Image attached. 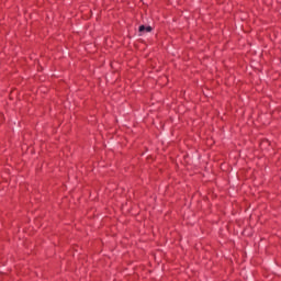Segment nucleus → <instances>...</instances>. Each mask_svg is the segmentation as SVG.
I'll return each mask as SVG.
<instances>
[{"label": "nucleus", "mask_w": 281, "mask_h": 281, "mask_svg": "<svg viewBox=\"0 0 281 281\" xmlns=\"http://www.w3.org/2000/svg\"><path fill=\"white\" fill-rule=\"evenodd\" d=\"M138 32L140 34H144L145 32H153V26L140 25L138 27Z\"/></svg>", "instance_id": "1"}]
</instances>
